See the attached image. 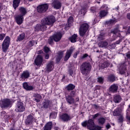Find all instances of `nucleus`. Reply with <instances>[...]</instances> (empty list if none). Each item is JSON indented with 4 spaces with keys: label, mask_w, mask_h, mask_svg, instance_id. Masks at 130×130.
Listing matches in <instances>:
<instances>
[{
    "label": "nucleus",
    "mask_w": 130,
    "mask_h": 130,
    "mask_svg": "<svg viewBox=\"0 0 130 130\" xmlns=\"http://www.w3.org/2000/svg\"><path fill=\"white\" fill-rule=\"evenodd\" d=\"M0 105L2 108H6L12 107V102L9 99L3 100L0 102Z\"/></svg>",
    "instance_id": "7"
},
{
    "label": "nucleus",
    "mask_w": 130,
    "mask_h": 130,
    "mask_svg": "<svg viewBox=\"0 0 130 130\" xmlns=\"http://www.w3.org/2000/svg\"><path fill=\"white\" fill-rule=\"evenodd\" d=\"M42 61H43V58L41 55H39L35 60V63L38 67H40L42 64Z\"/></svg>",
    "instance_id": "11"
},
{
    "label": "nucleus",
    "mask_w": 130,
    "mask_h": 130,
    "mask_svg": "<svg viewBox=\"0 0 130 130\" xmlns=\"http://www.w3.org/2000/svg\"><path fill=\"white\" fill-rule=\"evenodd\" d=\"M19 15L22 16V17H24L26 14H27V10L25 9L24 7H20L19 8Z\"/></svg>",
    "instance_id": "21"
},
{
    "label": "nucleus",
    "mask_w": 130,
    "mask_h": 130,
    "mask_svg": "<svg viewBox=\"0 0 130 130\" xmlns=\"http://www.w3.org/2000/svg\"><path fill=\"white\" fill-rule=\"evenodd\" d=\"M69 73L71 76H73L74 75V72H73L72 70H70Z\"/></svg>",
    "instance_id": "54"
},
{
    "label": "nucleus",
    "mask_w": 130,
    "mask_h": 130,
    "mask_svg": "<svg viewBox=\"0 0 130 130\" xmlns=\"http://www.w3.org/2000/svg\"><path fill=\"white\" fill-rule=\"evenodd\" d=\"M118 119L119 122H122V120H123V117H122V116H120Z\"/></svg>",
    "instance_id": "52"
},
{
    "label": "nucleus",
    "mask_w": 130,
    "mask_h": 130,
    "mask_svg": "<svg viewBox=\"0 0 130 130\" xmlns=\"http://www.w3.org/2000/svg\"><path fill=\"white\" fill-rule=\"evenodd\" d=\"M98 38L99 40H103V39H104V35H103V34H101V35H100L98 37Z\"/></svg>",
    "instance_id": "41"
},
{
    "label": "nucleus",
    "mask_w": 130,
    "mask_h": 130,
    "mask_svg": "<svg viewBox=\"0 0 130 130\" xmlns=\"http://www.w3.org/2000/svg\"><path fill=\"white\" fill-rule=\"evenodd\" d=\"M127 32H128V33H130V26L128 27Z\"/></svg>",
    "instance_id": "59"
},
{
    "label": "nucleus",
    "mask_w": 130,
    "mask_h": 130,
    "mask_svg": "<svg viewBox=\"0 0 130 130\" xmlns=\"http://www.w3.org/2000/svg\"><path fill=\"white\" fill-rule=\"evenodd\" d=\"M92 116L93 119H95V118H96V117H98V116H99V114H98V113L95 114V115H92Z\"/></svg>",
    "instance_id": "50"
},
{
    "label": "nucleus",
    "mask_w": 130,
    "mask_h": 130,
    "mask_svg": "<svg viewBox=\"0 0 130 130\" xmlns=\"http://www.w3.org/2000/svg\"><path fill=\"white\" fill-rule=\"evenodd\" d=\"M75 94H76V91H72L71 92V93L70 94V97H72L73 98V97H75Z\"/></svg>",
    "instance_id": "44"
},
{
    "label": "nucleus",
    "mask_w": 130,
    "mask_h": 130,
    "mask_svg": "<svg viewBox=\"0 0 130 130\" xmlns=\"http://www.w3.org/2000/svg\"><path fill=\"white\" fill-rule=\"evenodd\" d=\"M52 127V122H48L44 127V130H51Z\"/></svg>",
    "instance_id": "23"
},
{
    "label": "nucleus",
    "mask_w": 130,
    "mask_h": 130,
    "mask_svg": "<svg viewBox=\"0 0 130 130\" xmlns=\"http://www.w3.org/2000/svg\"><path fill=\"white\" fill-rule=\"evenodd\" d=\"M20 0H13V7L14 9L18 8L19 4H20Z\"/></svg>",
    "instance_id": "29"
},
{
    "label": "nucleus",
    "mask_w": 130,
    "mask_h": 130,
    "mask_svg": "<svg viewBox=\"0 0 130 130\" xmlns=\"http://www.w3.org/2000/svg\"><path fill=\"white\" fill-rule=\"evenodd\" d=\"M23 87L26 91H31L34 89L32 86L28 85V83L27 82L23 83Z\"/></svg>",
    "instance_id": "19"
},
{
    "label": "nucleus",
    "mask_w": 130,
    "mask_h": 130,
    "mask_svg": "<svg viewBox=\"0 0 130 130\" xmlns=\"http://www.w3.org/2000/svg\"><path fill=\"white\" fill-rule=\"evenodd\" d=\"M35 42L34 41H30L29 42V46H33L34 45Z\"/></svg>",
    "instance_id": "49"
},
{
    "label": "nucleus",
    "mask_w": 130,
    "mask_h": 130,
    "mask_svg": "<svg viewBox=\"0 0 130 130\" xmlns=\"http://www.w3.org/2000/svg\"><path fill=\"white\" fill-rule=\"evenodd\" d=\"M66 89L70 91L71 90H74V89H75V85L72 84H70L69 85H68L66 87Z\"/></svg>",
    "instance_id": "34"
},
{
    "label": "nucleus",
    "mask_w": 130,
    "mask_h": 130,
    "mask_svg": "<svg viewBox=\"0 0 130 130\" xmlns=\"http://www.w3.org/2000/svg\"><path fill=\"white\" fill-rule=\"evenodd\" d=\"M114 23H115V20H110L107 22V23L110 25H111V24H114Z\"/></svg>",
    "instance_id": "43"
},
{
    "label": "nucleus",
    "mask_w": 130,
    "mask_h": 130,
    "mask_svg": "<svg viewBox=\"0 0 130 130\" xmlns=\"http://www.w3.org/2000/svg\"><path fill=\"white\" fill-rule=\"evenodd\" d=\"M34 101H36V102H40V99H34Z\"/></svg>",
    "instance_id": "53"
},
{
    "label": "nucleus",
    "mask_w": 130,
    "mask_h": 130,
    "mask_svg": "<svg viewBox=\"0 0 130 130\" xmlns=\"http://www.w3.org/2000/svg\"><path fill=\"white\" fill-rule=\"evenodd\" d=\"M44 108H48L50 106V101H47L43 105Z\"/></svg>",
    "instance_id": "35"
},
{
    "label": "nucleus",
    "mask_w": 130,
    "mask_h": 130,
    "mask_svg": "<svg viewBox=\"0 0 130 130\" xmlns=\"http://www.w3.org/2000/svg\"><path fill=\"white\" fill-rule=\"evenodd\" d=\"M15 111L16 112H23V111H25L24 104L22 102H18L16 106Z\"/></svg>",
    "instance_id": "8"
},
{
    "label": "nucleus",
    "mask_w": 130,
    "mask_h": 130,
    "mask_svg": "<svg viewBox=\"0 0 130 130\" xmlns=\"http://www.w3.org/2000/svg\"><path fill=\"white\" fill-rule=\"evenodd\" d=\"M76 101H79V98H77V99H76Z\"/></svg>",
    "instance_id": "62"
},
{
    "label": "nucleus",
    "mask_w": 130,
    "mask_h": 130,
    "mask_svg": "<svg viewBox=\"0 0 130 130\" xmlns=\"http://www.w3.org/2000/svg\"><path fill=\"white\" fill-rule=\"evenodd\" d=\"M34 97H35V98H38L39 99H41V98H42V96H41V95L38 93L34 94Z\"/></svg>",
    "instance_id": "40"
},
{
    "label": "nucleus",
    "mask_w": 130,
    "mask_h": 130,
    "mask_svg": "<svg viewBox=\"0 0 130 130\" xmlns=\"http://www.w3.org/2000/svg\"><path fill=\"white\" fill-rule=\"evenodd\" d=\"M61 32H58L56 34H55L52 37H50L49 39V42L48 43L49 44H52L53 42V40L55 41L56 42H57L61 39Z\"/></svg>",
    "instance_id": "5"
},
{
    "label": "nucleus",
    "mask_w": 130,
    "mask_h": 130,
    "mask_svg": "<svg viewBox=\"0 0 130 130\" xmlns=\"http://www.w3.org/2000/svg\"><path fill=\"white\" fill-rule=\"evenodd\" d=\"M63 51L61 52H58V57L59 58V59H60V58H61V57H62L63 55Z\"/></svg>",
    "instance_id": "38"
},
{
    "label": "nucleus",
    "mask_w": 130,
    "mask_h": 130,
    "mask_svg": "<svg viewBox=\"0 0 130 130\" xmlns=\"http://www.w3.org/2000/svg\"><path fill=\"white\" fill-rule=\"evenodd\" d=\"M73 51H74V49L73 48H71L70 49V50H68L66 55L64 57V60L67 61L69 60V58L71 57V55H72V53H73Z\"/></svg>",
    "instance_id": "16"
},
{
    "label": "nucleus",
    "mask_w": 130,
    "mask_h": 130,
    "mask_svg": "<svg viewBox=\"0 0 130 130\" xmlns=\"http://www.w3.org/2000/svg\"><path fill=\"white\" fill-rule=\"evenodd\" d=\"M32 120H33V116L31 115H29L26 120V124H30V123H32Z\"/></svg>",
    "instance_id": "26"
},
{
    "label": "nucleus",
    "mask_w": 130,
    "mask_h": 130,
    "mask_svg": "<svg viewBox=\"0 0 130 130\" xmlns=\"http://www.w3.org/2000/svg\"><path fill=\"white\" fill-rule=\"evenodd\" d=\"M127 19H129V20H130V14H128L127 15Z\"/></svg>",
    "instance_id": "58"
},
{
    "label": "nucleus",
    "mask_w": 130,
    "mask_h": 130,
    "mask_svg": "<svg viewBox=\"0 0 130 130\" xmlns=\"http://www.w3.org/2000/svg\"><path fill=\"white\" fill-rule=\"evenodd\" d=\"M52 70H53V62L51 61L47 64V67L45 69V72L46 73H49V72H51Z\"/></svg>",
    "instance_id": "13"
},
{
    "label": "nucleus",
    "mask_w": 130,
    "mask_h": 130,
    "mask_svg": "<svg viewBox=\"0 0 130 130\" xmlns=\"http://www.w3.org/2000/svg\"><path fill=\"white\" fill-rule=\"evenodd\" d=\"M79 53H80V51H77L75 54H74V57L75 58H77V56L79 54Z\"/></svg>",
    "instance_id": "51"
},
{
    "label": "nucleus",
    "mask_w": 130,
    "mask_h": 130,
    "mask_svg": "<svg viewBox=\"0 0 130 130\" xmlns=\"http://www.w3.org/2000/svg\"><path fill=\"white\" fill-rule=\"evenodd\" d=\"M102 9H105L106 10V9L107 8V6L104 5L102 7Z\"/></svg>",
    "instance_id": "56"
},
{
    "label": "nucleus",
    "mask_w": 130,
    "mask_h": 130,
    "mask_svg": "<svg viewBox=\"0 0 130 130\" xmlns=\"http://www.w3.org/2000/svg\"><path fill=\"white\" fill-rule=\"evenodd\" d=\"M69 27H70V26H66V27H64V28H65V29H69Z\"/></svg>",
    "instance_id": "60"
},
{
    "label": "nucleus",
    "mask_w": 130,
    "mask_h": 130,
    "mask_svg": "<svg viewBox=\"0 0 130 130\" xmlns=\"http://www.w3.org/2000/svg\"><path fill=\"white\" fill-rule=\"evenodd\" d=\"M121 28L125 29L126 27H124L121 25H118L117 27L115 28V29L112 31V34H113L114 36H120V34L119 33V31H118V29H120Z\"/></svg>",
    "instance_id": "10"
},
{
    "label": "nucleus",
    "mask_w": 130,
    "mask_h": 130,
    "mask_svg": "<svg viewBox=\"0 0 130 130\" xmlns=\"http://www.w3.org/2000/svg\"><path fill=\"white\" fill-rule=\"evenodd\" d=\"M73 21H74L73 17H69V18L68 19V24H71V23H73Z\"/></svg>",
    "instance_id": "45"
},
{
    "label": "nucleus",
    "mask_w": 130,
    "mask_h": 130,
    "mask_svg": "<svg viewBox=\"0 0 130 130\" xmlns=\"http://www.w3.org/2000/svg\"><path fill=\"white\" fill-rule=\"evenodd\" d=\"M66 101H67L69 104H73V103H75V99L70 95L66 96Z\"/></svg>",
    "instance_id": "22"
},
{
    "label": "nucleus",
    "mask_w": 130,
    "mask_h": 130,
    "mask_svg": "<svg viewBox=\"0 0 130 130\" xmlns=\"http://www.w3.org/2000/svg\"><path fill=\"white\" fill-rule=\"evenodd\" d=\"M89 29V25L87 23L82 24L79 29V34L80 36H84L86 34V32L88 31Z\"/></svg>",
    "instance_id": "6"
},
{
    "label": "nucleus",
    "mask_w": 130,
    "mask_h": 130,
    "mask_svg": "<svg viewBox=\"0 0 130 130\" xmlns=\"http://www.w3.org/2000/svg\"><path fill=\"white\" fill-rule=\"evenodd\" d=\"M114 101L115 103H119L121 101V96L119 95H115L114 97Z\"/></svg>",
    "instance_id": "27"
},
{
    "label": "nucleus",
    "mask_w": 130,
    "mask_h": 130,
    "mask_svg": "<svg viewBox=\"0 0 130 130\" xmlns=\"http://www.w3.org/2000/svg\"><path fill=\"white\" fill-rule=\"evenodd\" d=\"M99 67L101 69H105V68L109 67V63L108 62H103L99 64Z\"/></svg>",
    "instance_id": "24"
},
{
    "label": "nucleus",
    "mask_w": 130,
    "mask_h": 130,
    "mask_svg": "<svg viewBox=\"0 0 130 130\" xmlns=\"http://www.w3.org/2000/svg\"><path fill=\"white\" fill-rule=\"evenodd\" d=\"M122 104L123 105H124V102L122 103Z\"/></svg>",
    "instance_id": "64"
},
{
    "label": "nucleus",
    "mask_w": 130,
    "mask_h": 130,
    "mask_svg": "<svg viewBox=\"0 0 130 130\" xmlns=\"http://www.w3.org/2000/svg\"><path fill=\"white\" fill-rule=\"evenodd\" d=\"M41 52H42V51H39V53H41Z\"/></svg>",
    "instance_id": "63"
},
{
    "label": "nucleus",
    "mask_w": 130,
    "mask_h": 130,
    "mask_svg": "<svg viewBox=\"0 0 130 130\" xmlns=\"http://www.w3.org/2000/svg\"><path fill=\"white\" fill-rule=\"evenodd\" d=\"M107 45H108V43H107L106 41L101 42L99 44V47H102V48L106 47Z\"/></svg>",
    "instance_id": "28"
},
{
    "label": "nucleus",
    "mask_w": 130,
    "mask_h": 130,
    "mask_svg": "<svg viewBox=\"0 0 130 130\" xmlns=\"http://www.w3.org/2000/svg\"><path fill=\"white\" fill-rule=\"evenodd\" d=\"M98 121L100 124H104V123L105 122V119L103 117L100 118L98 119Z\"/></svg>",
    "instance_id": "36"
},
{
    "label": "nucleus",
    "mask_w": 130,
    "mask_h": 130,
    "mask_svg": "<svg viewBox=\"0 0 130 130\" xmlns=\"http://www.w3.org/2000/svg\"><path fill=\"white\" fill-rule=\"evenodd\" d=\"M30 76V73L28 71H24L21 75V78L23 80H25V79H28Z\"/></svg>",
    "instance_id": "20"
},
{
    "label": "nucleus",
    "mask_w": 130,
    "mask_h": 130,
    "mask_svg": "<svg viewBox=\"0 0 130 130\" xmlns=\"http://www.w3.org/2000/svg\"><path fill=\"white\" fill-rule=\"evenodd\" d=\"M25 39V34L22 33L18 37L17 40L18 41H22V40H23V39Z\"/></svg>",
    "instance_id": "30"
},
{
    "label": "nucleus",
    "mask_w": 130,
    "mask_h": 130,
    "mask_svg": "<svg viewBox=\"0 0 130 130\" xmlns=\"http://www.w3.org/2000/svg\"><path fill=\"white\" fill-rule=\"evenodd\" d=\"M104 81V78L102 77H100L98 78V82L99 83H100L101 84H103Z\"/></svg>",
    "instance_id": "37"
},
{
    "label": "nucleus",
    "mask_w": 130,
    "mask_h": 130,
    "mask_svg": "<svg viewBox=\"0 0 130 130\" xmlns=\"http://www.w3.org/2000/svg\"><path fill=\"white\" fill-rule=\"evenodd\" d=\"M60 118L63 120V121H69V120H71V119H72V117L68 114H63L60 116Z\"/></svg>",
    "instance_id": "15"
},
{
    "label": "nucleus",
    "mask_w": 130,
    "mask_h": 130,
    "mask_svg": "<svg viewBox=\"0 0 130 130\" xmlns=\"http://www.w3.org/2000/svg\"><path fill=\"white\" fill-rule=\"evenodd\" d=\"M55 22L54 16H49L47 18H44L41 21V24H37L35 29L36 31H44L46 29V25L52 26L53 23Z\"/></svg>",
    "instance_id": "1"
},
{
    "label": "nucleus",
    "mask_w": 130,
    "mask_h": 130,
    "mask_svg": "<svg viewBox=\"0 0 130 130\" xmlns=\"http://www.w3.org/2000/svg\"><path fill=\"white\" fill-rule=\"evenodd\" d=\"M118 89V85L115 84L112 85L109 88V91L112 93H115V92H117Z\"/></svg>",
    "instance_id": "17"
},
{
    "label": "nucleus",
    "mask_w": 130,
    "mask_h": 130,
    "mask_svg": "<svg viewBox=\"0 0 130 130\" xmlns=\"http://www.w3.org/2000/svg\"><path fill=\"white\" fill-rule=\"evenodd\" d=\"M23 20H24V16L22 15H18L15 17V20L18 25H22Z\"/></svg>",
    "instance_id": "14"
},
{
    "label": "nucleus",
    "mask_w": 130,
    "mask_h": 130,
    "mask_svg": "<svg viewBox=\"0 0 130 130\" xmlns=\"http://www.w3.org/2000/svg\"><path fill=\"white\" fill-rule=\"evenodd\" d=\"M56 117V114L51 113L50 115V118H55Z\"/></svg>",
    "instance_id": "46"
},
{
    "label": "nucleus",
    "mask_w": 130,
    "mask_h": 130,
    "mask_svg": "<svg viewBox=\"0 0 130 130\" xmlns=\"http://www.w3.org/2000/svg\"><path fill=\"white\" fill-rule=\"evenodd\" d=\"M119 41H117V42H116V44H119Z\"/></svg>",
    "instance_id": "61"
},
{
    "label": "nucleus",
    "mask_w": 130,
    "mask_h": 130,
    "mask_svg": "<svg viewBox=\"0 0 130 130\" xmlns=\"http://www.w3.org/2000/svg\"><path fill=\"white\" fill-rule=\"evenodd\" d=\"M80 13L82 15H84L86 13V8L84 7L82 8L81 10L80 11Z\"/></svg>",
    "instance_id": "39"
},
{
    "label": "nucleus",
    "mask_w": 130,
    "mask_h": 130,
    "mask_svg": "<svg viewBox=\"0 0 130 130\" xmlns=\"http://www.w3.org/2000/svg\"><path fill=\"white\" fill-rule=\"evenodd\" d=\"M6 37V34H0V40H4V39Z\"/></svg>",
    "instance_id": "42"
},
{
    "label": "nucleus",
    "mask_w": 130,
    "mask_h": 130,
    "mask_svg": "<svg viewBox=\"0 0 130 130\" xmlns=\"http://www.w3.org/2000/svg\"><path fill=\"white\" fill-rule=\"evenodd\" d=\"M45 58L46 59H48V58H49V55L48 54H46V55L45 56Z\"/></svg>",
    "instance_id": "55"
},
{
    "label": "nucleus",
    "mask_w": 130,
    "mask_h": 130,
    "mask_svg": "<svg viewBox=\"0 0 130 130\" xmlns=\"http://www.w3.org/2000/svg\"><path fill=\"white\" fill-rule=\"evenodd\" d=\"M80 71L83 75L87 76L91 71V65L89 63H83L80 67Z\"/></svg>",
    "instance_id": "3"
},
{
    "label": "nucleus",
    "mask_w": 130,
    "mask_h": 130,
    "mask_svg": "<svg viewBox=\"0 0 130 130\" xmlns=\"http://www.w3.org/2000/svg\"><path fill=\"white\" fill-rule=\"evenodd\" d=\"M107 15V10H103L100 12V16L101 18L105 17Z\"/></svg>",
    "instance_id": "32"
},
{
    "label": "nucleus",
    "mask_w": 130,
    "mask_h": 130,
    "mask_svg": "<svg viewBox=\"0 0 130 130\" xmlns=\"http://www.w3.org/2000/svg\"><path fill=\"white\" fill-rule=\"evenodd\" d=\"M44 51L46 53H48V52L49 51V48L47 47H45L44 48Z\"/></svg>",
    "instance_id": "47"
},
{
    "label": "nucleus",
    "mask_w": 130,
    "mask_h": 130,
    "mask_svg": "<svg viewBox=\"0 0 130 130\" xmlns=\"http://www.w3.org/2000/svg\"><path fill=\"white\" fill-rule=\"evenodd\" d=\"M10 38L9 37H6L5 39L3 44H2V49L3 52H7L9 47L10 46Z\"/></svg>",
    "instance_id": "4"
},
{
    "label": "nucleus",
    "mask_w": 130,
    "mask_h": 130,
    "mask_svg": "<svg viewBox=\"0 0 130 130\" xmlns=\"http://www.w3.org/2000/svg\"><path fill=\"white\" fill-rule=\"evenodd\" d=\"M77 38H78V36L77 34L73 35L72 37L70 38V40L71 42H72V43H75V42H77Z\"/></svg>",
    "instance_id": "25"
},
{
    "label": "nucleus",
    "mask_w": 130,
    "mask_h": 130,
    "mask_svg": "<svg viewBox=\"0 0 130 130\" xmlns=\"http://www.w3.org/2000/svg\"><path fill=\"white\" fill-rule=\"evenodd\" d=\"M113 114L114 116H117V115H119V114H120V111L119 110V109L117 108V109H115L113 111Z\"/></svg>",
    "instance_id": "31"
},
{
    "label": "nucleus",
    "mask_w": 130,
    "mask_h": 130,
    "mask_svg": "<svg viewBox=\"0 0 130 130\" xmlns=\"http://www.w3.org/2000/svg\"><path fill=\"white\" fill-rule=\"evenodd\" d=\"M52 6L53 7L54 9L59 10V9L61 8V3H60L59 1H54L53 2Z\"/></svg>",
    "instance_id": "18"
},
{
    "label": "nucleus",
    "mask_w": 130,
    "mask_h": 130,
    "mask_svg": "<svg viewBox=\"0 0 130 130\" xmlns=\"http://www.w3.org/2000/svg\"><path fill=\"white\" fill-rule=\"evenodd\" d=\"M108 80L110 82H114V81H115V78L114 77V75H109L108 77Z\"/></svg>",
    "instance_id": "33"
},
{
    "label": "nucleus",
    "mask_w": 130,
    "mask_h": 130,
    "mask_svg": "<svg viewBox=\"0 0 130 130\" xmlns=\"http://www.w3.org/2000/svg\"><path fill=\"white\" fill-rule=\"evenodd\" d=\"M118 67L120 74L123 75L126 71V64L125 63H123V64H120Z\"/></svg>",
    "instance_id": "12"
},
{
    "label": "nucleus",
    "mask_w": 130,
    "mask_h": 130,
    "mask_svg": "<svg viewBox=\"0 0 130 130\" xmlns=\"http://www.w3.org/2000/svg\"><path fill=\"white\" fill-rule=\"evenodd\" d=\"M106 127H107V128H110V124H108L106 125Z\"/></svg>",
    "instance_id": "57"
},
{
    "label": "nucleus",
    "mask_w": 130,
    "mask_h": 130,
    "mask_svg": "<svg viewBox=\"0 0 130 130\" xmlns=\"http://www.w3.org/2000/svg\"><path fill=\"white\" fill-rule=\"evenodd\" d=\"M47 10H48V5L46 4L41 5L37 7L38 13H45Z\"/></svg>",
    "instance_id": "9"
},
{
    "label": "nucleus",
    "mask_w": 130,
    "mask_h": 130,
    "mask_svg": "<svg viewBox=\"0 0 130 130\" xmlns=\"http://www.w3.org/2000/svg\"><path fill=\"white\" fill-rule=\"evenodd\" d=\"M82 126H87V128L89 130H100L101 127L99 126H95L94 121L92 119H89L88 121H86L82 123Z\"/></svg>",
    "instance_id": "2"
},
{
    "label": "nucleus",
    "mask_w": 130,
    "mask_h": 130,
    "mask_svg": "<svg viewBox=\"0 0 130 130\" xmlns=\"http://www.w3.org/2000/svg\"><path fill=\"white\" fill-rule=\"evenodd\" d=\"M87 56H88V55L87 54H84L83 55H81L80 56V58L81 59H84V58H86V57H87Z\"/></svg>",
    "instance_id": "48"
}]
</instances>
